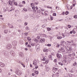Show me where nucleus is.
<instances>
[{
	"instance_id": "obj_1",
	"label": "nucleus",
	"mask_w": 77,
	"mask_h": 77,
	"mask_svg": "<svg viewBox=\"0 0 77 77\" xmlns=\"http://www.w3.org/2000/svg\"><path fill=\"white\" fill-rule=\"evenodd\" d=\"M65 49H66V51H67V53H71V51H72V49L71 47L69 48V49L66 47H65Z\"/></svg>"
},
{
	"instance_id": "obj_2",
	"label": "nucleus",
	"mask_w": 77,
	"mask_h": 77,
	"mask_svg": "<svg viewBox=\"0 0 77 77\" xmlns=\"http://www.w3.org/2000/svg\"><path fill=\"white\" fill-rule=\"evenodd\" d=\"M16 73L19 75H21L22 74V72H21L20 70H18L16 71Z\"/></svg>"
},
{
	"instance_id": "obj_3",
	"label": "nucleus",
	"mask_w": 77,
	"mask_h": 77,
	"mask_svg": "<svg viewBox=\"0 0 77 77\" xmlns=\"http://www.w3.org/2000/svg\"><path fill=\"white\" fill-rule=\"evenodd\" d=\"M39 47H40V45H38L36 46V48L37 49L36 51H38L40 50V48Z\"/></svg>"
},
{
	"instance_id": "obj_4",
	"label": "nucleus",
	"mask_w": 77,
	"mask_h": 77,
	"mask_svg": "<svg viewBox=\"0 0 77 77\" xmlns=\"http://www.w3.org/2000/svg\"><path fill=\"white\" fill-rule=\"evenodd\" d=\"M12 48V45L10 44H8L7 46V49H10Z\"/></svg>"
},
{
	"instance_id": "obj_5",
	"label": "nucleus",
	"mask_w": 77,
	"mask_h": 77,
	"mask_svg": "<svg viewBox=\"0 0 77 77\" xmlns=\"http://www.w3.org/2000/svg\"><path fill=\"white\" fill-rule=\"evenodd\" d=\"M57 70H58V68L55 67L53 68V71L54 73H55V71H57Z\"/></svg>"
},
{
	"instance_id": "obj_6",
	"label": "nucleus",
	"mask_w": 77,
	"mask_h": 77,
	"mask_svg": "<svg viewBox=\"0 0 77 77\" xmlns=\"http://www.w3.org/2000/svg\"><path fill=\"white\" fill-rule=\"evenodd\" d=\"M12 44L14 46H16L17 44V42L16 41H14L12 42Z\"/></svg>"
},
{
	"instance_id": "obj_7",
	"label": "nucleus",
	"mask_w": 77,
	"mask_h": 77,
	"mask_svg": "<svg viewBox=\"0 0 77 77\" xmlns=\"http://www.w3.org/2000/svg\"><path fill=\"white\" fill-rule=\"evenodd\" d=\"M57 57L58 58H60L61 57H62V55L59 54H57Z\"/></svg>"
},
{
	"instance_id": "obj_8",
	"label": "nucleus",
	"mask_w": 77,
	"mask_h": 77,
	"mask_svg": "<svg viewBox=\"0 0 77 77\" xmlns=\"http://www.w3.org/2000/svg\"><path fill=\"white\" fill-rule=\"evenodd\" d=\"M60 50L62 52H65V50L63 48H61L60 49Z\"/></svg>"
},
{
	"instance_id": "obj_9",
	"label": "nucleus",
	"mask_w": 77,
	"mask_h": 77,
	"mask_svg": "<svg viewBox=\"0 0 77 77\" xmlns=\"http://www.w3.org/2000/svg\"><path fill=\"white\" fill-rule=\"evenodd\" d=\"M0 66L1 67H4L5 66V64L1 62L0 63Z\"/></svg>"
},
{
	"instance_id": "obj_10",
	"label": "nucleus",
	"mask_w": 77,
	"mask_h": 77,
	"mask_svg": "<svg viewBox=\"0 0 77 77\" xmlns=\"http://www.w3.org/2000/svg\"><path fill=\"white\" fill-rule=\"evenodd\" d=\"M48 62H49L48 60H45V62H43V63L44 65H45V64H47V63H48Z\"/></svg>"
},
{
	"instance_id": "obj_11",
	"label": "nucleus",
	"mask_w": 77,
	"mask_h": 77,
	"mask_svg": "<svg viewBox=\"0 0 77 77\" xmlns=\"http://www.w3.org/2000/svg\"><path fill=\"white\" fill-rule=\"evenodd\" d=\"M45 38H42L41 39L40 42L42 43L45 42Z\"/></svg>"
},
{
	"instance_id": "obj_12",
	"label": "nucleus",
	"mask_w": 77,
	"mask_h": 77,
	"mask_svg": "<svg viewBox=\"0 0 77 77\" xmlns=\"http://www.w3.org/2000/svg\"><path fill=\"white\" fill-rule=\"evenodd\" d=\"M8 26H9L10 28H11V29H12L13 28H14V26H12L11 25L9 24H8Z\"/></svg>"
},
{
	"instance_id": "obj_13",
	"label": "nucleus",
	"mask_w": 77,
	"mask_h": 77,
	"mask_svg": "<svg viewBox=\"0 0 77 77\" xmlns=\"http://www.w3.org/2000/svg\"><path fill=\"white\" fill-rule=\"evenodd\" d=\"M62 38V37L60 36H58L57 37V39H61Z\"/></svg>"
},
{
	"instance_id": "obj_14",
	"label": "nucleus",
	"mask_w": 77,
	"mask_h": 77,
	"mask_svg": "<svg viewBox=\"0 0 77 77\" xmlns=\"http://www.w3.org/2000/svg\"><path fill=\"white\" fill-rule=\"evenodd\" d=\"M43 51L44 52H45V51L48 52V49H47L46 48L44 49L43 50Z\"/></svg>"
},
{
	"instance_id": "obj_15",
	"label": "nucleus",
	"mask_w": 77,
	"mask_h": 77,
	"mask_svg": "<svg viewBox=\"0 0 77 77\" xmlns=\"http://www.w3.org/2000/svg\"><path fill=\"white\" fill-rule=\"evenodd\" d=\"M9 5H12V2L10 1L9 2Z\"/></svg>"
},
{
	"instance_id": "obj_16",
	"label": "nucleus",
	"mask_w": 77,
	"mask_h": 77,
	"mask_svg": "<svg viewBox=\"0 0 77 77\" xmlns=\"http://www.w3.org/2000/svg\"><path fill=\"white\" fill-rule=\"evenodd\" d=\"M58 64H59V65H60L61 66H63V64H62V63L61 62H59L58 63Z\"/></svg>"
},
{
	"instance_id": "obj_17",
	"label": "nucleus",
	"mask_w": 77,
	"mask_h": 77,
	"mask_svg": "<svg viewBox=\"0 0 77 77\" xmlns=\"http://www.w3.org/2000/svg\"><path fill=\"white\" fill-rule=\"evenodd\" d=\"M37 12L38 13H40V12H41V10H38L37 11Z\"/></svg>"
},
{
	"instance_id": "obj_18",
	"label": "nucleus",
	"mask_w": 77,
	"mask_h": 77,
	"mask_svg": "<svg viewBox=\"0 0 77 77\" xmlns=\"http://www.w3.org/2000/svg\"><path fill=\"white\" fill-rule=\"evenodd\" d=\"M8 32V30H5L4 31V33H7Z\"/></svg>"
},
{
	"instance_id": "obj_19",
	"label": "nucleus",
	"mask_w": 77,
	"mask_h": 77,
	"mask_svg": "<svg viewBox=\"0 0 77 77\" xmlns=\"http://www.w3.org/2000/svg\"><path fill=\"white\" fill-rule=\"evenodd\" d=\"M27 39L28 41H31V38H30V37H28L27 38Z\"/></svg>"
},
{
	"instance_id": "obj_20",
	"label": "nucleus",
	"mask_w": 77,
	"mask_h": 77,
	"mask_svg": "<svg viewBox=\"0 0 77 77\" xmlns=\"http://www.w3.org/2000/svg\"><path fill=\"white\" fill-rule=\"evenodd\" d=\"M34 41L35 42L37 43V42H38V41H38V40L36 39L34 40Z\"/></svg>"
},
{
	"instance_id": "obj_21",
	"label": "nucleus",
	"mask_w": 77,
	"mask_h": 77,
	"mask_svg": "<svg viewBox=\"0 0 77 77\" xmlns=\"http://www.w3.org/2000/svg\"><path fill=\"white\" fill-rule=\"evenodd\" d=\"M12 55L13 56H15V54L14 53H12Z\"/></svg>"
},
{
	"instance_id": "obj_22",
	"label": "nucleus",
	"mask_w": 77,
	"mask_h": 77,
	"mask_svg": "<svg viewBox=\"0 0 77 77\" xmlns=\"http://www.w3.org/2000/svg\"><path fill=\"white\" fill-rule=\"evenodd\" d=\"M77 65V63L76 62H75L73 64V66H75Z\"/></svg>"
},
{
	"instance_id": "obj_23",
	"label": "nucleus",
	"mask_w": 77,
	"mask_h": 77,
	"mask_svg": "<svg viewBox=\"0 0 77 77\" xmlns=\"http://www.w3.org/2000/svg\"><path fill=\"white\" fill-rule=\"evenodd\" d=\"M56 75L57 76H59V72H57L56 73Z\"/></svg>"
},
{
	"instance_id": "obj_24",
	"label": "nucleus",
	"mask_w": 77,
	"mask_h": 77,
	"mask_svg": "<svg viewBox=\"0 0 77 77\" xmlns=\"http://www.w3.org/2000/svg\"><path fill=\"white\" fill-rule=\"evenodd\" d=\"M19 6H20V8H21L22 7H23V5L21 4H19Z\"/></svg>"
},
{
	"instance_id": "obj_25",
	"label": "nucleus",
	"mask_w": 77,
	"mask_h": 77,
	"mask_svg": "<svg viewBox=\"0 0 77 77\" xmlns=\"http://www.w3.org/2000/svg\"><path fill=\"white\" fill-rule=\"evenodd\" d=\"M53 16H56V13H54L53 14Z\"/></svg>"
},
{
	"instance_id": "obj_26",
	"label": "nucleus",
	"mask_w": 77,
	"mask_h": 77,
	"mask_svg": "<svg viewBox=\"0 0 77 77\" xmlns=\"http://www.w3.org/2000/svg\"><path fill=\"white\" fill-rule=\"evenodd\" d=\"M45 57H43V59H42V61H45Z\"/></svg>"
},
{
	"instance_id": "obj_27",
	"label": "nucleus",
	"mask_w": 77,
	"mask_h": 77,
	"mask_svg": "<svg viewBox=\"0 0 77 77\" xmlns=\"http://www.w3.org/2000/svg\"><path fill=\"white\" fill-rule=\"evenodd\" d=\"M72 32H73V33L74 34L75 33V31L74 29L72 30Z\"/></svg>"
},
{
	"instance_id": "obj_28",
	"label": "nucleus",
	"mask_w": 77,
	"mask_h": 77,
	"mask_svg": "<svg viewBox=\"0 0 77 77\" xmlns=\"http://www.w3.org/2000/svg\"><path fill=\"white\" fill-rule=\"evenodd\" d=\"M23 11H25L26 12L27 11V10L26 8H24L23 9Z\"/></svg>"
},
{
	"instance_id": "obj_29",
	"label": "nucleus",
	"mask_w": 77,
	"mask_h": 77,
	"mask_svg": "<svg viewBox=\"0 0 77 77\" xmlns=\"http://www.w3.org/2000/svg\"><path fill=\"white\" fill-rule=\"evenodd\" d=\"M47 30H51V28H47Z\"/></svg>"
},
{
	"instance_id": "obj_30",
	"label": "nucleus",
	"mask_w": 77,
	"mask_h": 77,
	"mask_svg": "<svg viewBox=\"0 0 77 77\" xmlns=\"http://www.w3.org/2000/svg\"><path fill=\"white\" fill-rule=\"evenodd\" d=\"M27 24H28V23H27V22H25L24 23L25 26H27Z\"/></svg>"
},
{
	"instance_id": "obj_31",
	"label": "nucleus",
	"mask_w": 77,
	"mask_h": 77,
	"mask_svg": "<svg viewBox=\"0 0 77 77\" xmlns=\"http://www.w3.org/2000/svg\"><path fill=\"white\" fill-rule=\"evenodd\" d=\"M74 18H77V15H75L74 16Z\"/></svg>"
},
{
	"instance_id": "obj_32",
	"label": "nucleus",
	"mask_w": 77,
	"mask_h": 77,
	"mask_svg": "<svg viewBox=\"0 0 77 77\" xmlns=\"http://www.w3.org/2000/svg\"><path fill=\"white\" fill-rule=\"evenodd\" d=\"M59 7H56V8L57 9V10H59Z\"/></svg>"
},
{
	"instance_id": "obj_33",
	"label": "nucleus",
	"mask_w": 77,
	"mask_h": 77,
	"mask_svg": "<svg viewBox=\"0 0 77 77\" xmlns=\"http://www.w3.org/2000/svg\"><path fill=\"white\" fill-rule=\"evenodd\" d=\"M69 13L68 12V11L66 12L65 13V15H68V14Z\"/></svg>"
},
{
	"instance_id": "obj_34",
	"label": "nucleus",
	"mask_w": 77,
	"mask_h": 77,
	"mask_svg": "<svg viewBox=\"0 0 77 77\" xmlns=\"http://www.w3.org/2000/svg\"><path fill=\"white\" fill-rule=\"evenodd\" d=\"M22 3L23 4H26V2L25 1H23L22 2Z\"/></svg>"
},
{
	"instance_id": "obj_35",
	"label": "nucleus",
	"mask_w": 77,
	"mask_h": 77,
	"mask_svg": "<svg viewBox=\"0 0 77 77\" xmlns=\"http://www.w3.org/2000/svg\"><path fill=\"white\" fill-rule=\"evenodd\" d=\"M72 55L73 56H75V53L74 52L73 53Z\"/></svg>"
},
{
	"instance_id": "obj_36",
	"label": "nucleus",
	"mask_w": 77,
	"mask_h": 77,
	"mask_svg": "<svg viewBox=\"0 0 77 77\" xmlns=\"http://www.w3.org/2000/svg\"><path fill=\"white\" fill-rule=\"evenodd\" d=\"M17 2H14V5H17Z\"/></svg>"
},
{
	"instance_id": "obj_37",
	"label": "nucleus",
	"mask_w": 77,
	"mask_h": 77,
	"mask_svg": "<svg viewBox=\"0 0 77 77\" xmlns=\"http://www.w3.org/2000/svg\"><path fill=\"white\" fill-rule=\"evenodd\" d=\"M32 9H36V7H35V6H33L32 7Z\"/></svg>"
},
{
	"instance_id": "obj_38",
	"label": "nucleus",
	"mask_w": 77,
	"mask_h": 77,
	"mask_svg": "<svg viewBox=\"0 0 77 77\" xmlns=\"http://www.w3.org/2000/svg\"><path fill=\"white\" fill-rule=\"evenodd\" d=\"M28 47L30 48L31 47V45H27Z\"/></svg>"
},
{
	"instance_id": "obj_39",
	"label": "nucleus",
	"mask_w": 77,
	"mask_h": 77,
	"mask_svg": "<svg viewBox=\"0 0 77 77\" xmlns=\"http://www.w3.org/2000/svg\"><path fill=\"white\" fill-rule=\"evenodd\" d=\"M47 45L48 47H50V46H51V45L50 44H47Z\"/></svg>"
},
{
	"instance_id": "obj_40",
	"label": "nucleus",
	"mask_w": 77,
	"mask_h": 77,
	"mask_svg": "<svg viewBox=\"0 0 77 77\" xmlns=\"http://www.w3.org/2000/svg\"><path fill=\"white\" fill-rule=\"evenodd\" d=\"M11 8L12 10H14V9H15V8L13 7H11Z\"/></svg>"
},
{
	"instance_id": "obj_41",
	"label": "nucleus",
	"mask_w": 77,
	"mask_h": 77,
	"mask_svg": "<svg viewBox=\"0 0 77 77\" xmlns=\"http://www.w3.org/2000/svg\"><path fill=\"white\" fill-rule=\"evenodd\" d=\"M54 62H55V63H56V62H57V60L55 59L54 60Z\"/></svg>"
},
{
	"instance_id": "obj_42",
	"label": "nucleus",
	"mask_w": 77,
	"mask_h": 77,
	"mask_svg": "<svg viewBox=\"0 0 77 77\" xmlns=\"http://www.w3.org/2000/svg\"><path fill=\"white\" fill-rule=\"evenodd\" d=\"M35 73L36 74H38V71H36L35 72Z\"/></svg>"
},
{
	"instance_id": "obj_43",
	"label": "nucleus",
	"mask_w": 77,
	"mask_h": 77,
	"mask_svg": "<svg viewBox=\"0 0 77 77\" xmlns=\"http://www.w3.org/2000/svg\"><path fill=\"white\" fill-rule=\"evenodd\" d=\"M68 27L69 28H71V25H68Z\"/></svg>"
},
{
	"instance_id": "obj_44",
	"label": "nucleus",
	"mask_w": 77,
	"mask_h": 77,
	"mask_svg": "<svg viewBox=\"0 0 77 77\" xmlns=\"http://www.w3.org/2000/svg\"><path fill=\"white\" fill-rule=\"evenodd\" d=\"M46 12H48V11H45V12H44L45 14L46 15H47V14H46Z\"/></svg>"
},
{
	"instance_id": "obj_45",
	"label": "nucleus",
	"mask_w": 77,
	"mask_h": 77,
	"mask_svg": "<svg viewBox=\"0 0 77 77\" xmlns=\"http://www.w3.org/2000/svg\"><path fill=\"white\" fill-rule=\"evenodd\" d=\"M67 42H68V43H69V44H71V42L69 41H67Z\"/></svg>"
},
{
	"instance_id": "obj_46",
	"label": "nucleus",
	"mask_w": 77,
	"mask_h": 77,
	"mask_svg": "<svg viewBox=\"0 0 77 77\" xmlns=\"http://www.w3.org/2000/svg\"><path fill=\"white\" fill-rule=\"evenodd\" d=\"M63 62L64 63H66V62H67V61H66V60H64L63 61Z\"/></svg>"
},
{
	"instance_id": "obj_47",
	"label": "nucleus",
	"mask_w": 77,
	"mask_h": 77,
	"mask_svg": "<svg viewBox=\"0 0 77 77\" xmlns=\"http://www.w3.org/2000/svg\"><path fill=\"white\" fill-rule=\"evenodd\" d=\"M38 68V66H36L35 67V69H37Z\"/></svg>"
},
{
	"instance_id": "obj_48",
	"label": "nucleus",
	"mask_w": 77,
	"mask_h": 77,
	"mask_svg": "<svg viewBox=\"0 0 77 77\" xmlns=\"http://www.w3.org/2000/svg\"><path fill=\"white\" fill-rule=\"evenodd\" d=\"M51 57H52V56L51 55L49 56V58H51Z\"/></svg>"
},
{
	"instance_id": "obj_49",
	"label": "nucleus",
	"mask_w": 77,
	"mask_h": 77,
	"mask_svg": "<svg viewBox=\"0 0 77 77\" xmlns=\"http://www.w3.org/2000/svg\"><path fill=\"white\" fill-rule=\"evenodd\" d=\"M41 11H42V12H44V8L42 9Z\"/></svg>"
},
{
	"instance_id": "obj_50",
	"label": "nucleus",
	"mask_w": 77,
	"mask_h": 77,
	"mask_svg": "<svg viewBox=\"0 0 77 77\" xmlns=\"http://www.w3.org/2000/svg\"><path fill=\"white\" fill-rule=\"evenodd\" d=\"M22 65H23V67H24V68H25V66H25V65L23 64H22Z\"/></svg>"
},
{
	"instance_id": "obj_51",
	"label": "nucleus",
	"mask_w": 77,
	"mask_h": 77,
	"mask_svg": "<svg viewBox=\"0 0 77 77\" xmlns=\"http://www.w3.org/2000/svg\"><path fill=\"white\" fill-rule=\"evenodd\" d=\"M37 39H40V37H39V36H38Z\"/></svg>"
},
{
	"instance_id": "obj_52",
	"label": "nucleus",
	"mask_w": 77,
	"mask_h": 77,
	"mask_svg": "<svg viewBox=\"0 0 77 77\" xmlns=\"http://www.w3.org/2000/svg\"><path fill=\"white\" fill-rule=\"evenodd\" d=\"M53 17H50V19L51 20H53Z\"/></svg>"
},
{
	"instance_id": "obj_53",
	"label": "nucleus",
	"mask_w": 77,
	"mask_h": 77,
	"mask_svg": "<svg viewBox=\"0 0 77 77\" xmlns=\"http://www.w3.org/2000/svg\"><path fill=\"white\" fill-rule=\"evenodd\" d=\"M26 30H29V28H28V27H26Z\"/></svg>"
},
{
	"instance_id": "obj_54",
	"label": "nucleus",
	"mask_w": 77,
	"mask_h": 77,
	"mask_svg": "<svg viewBox=\"0 0 77 77\" xmlns=\"http://www.w3.org/2000/svg\"><path fill=\"white\" fill-rule=\"evenodd\" d=\"M47 8H49V9H51V7H50L49 6H47Z\"/></svg>"
},
{
	"instance_id": "obj_55",
	"label": "nucleus",
	"mask_w": 77,
	"mask_h": 77,
	"mask_svg": "<svg viewBox=\"0 0 77 77\" xmlns=\"http://www.w3.org/2000/svg\"><path fill=\"white\" fill-rule=\"evenodd\" d=\"M59 46H60L59 44H57V47H59Z\"/></svg>"
},
{
	"instance_id": "obj_56",
	"label": "nucleus",
	"mask_w": 77,
	"mask_h": 77,
	"mask_svg": "<svg viewBox=\"0 0 77 77\" xmlns=\"http://www.w3.org/2000/svg\"><path fill=\"white\" fill-rule=\"evenodd\" d=\"M31 6H33L34 5L33 4V3H31Z\"/></svg>"
},
{
	"instance_id": "obj_57",
	"label": "nucleus",
	"mask_w": 77,
	"mask_h": 77,
	"mask_svg": "<svg viewBox=\"0 0 77 77\" xmlns=\"http://www.w3.org/2000/svg\"><path fill=\"white\" fill-rule=\"evenodd\" d=\"M25 50L27 51V50H28V49H27V48H25Z\"/></svg>"
},
{
	"instance_id": "obj_58",
	"label": "nucleus",
	"mask_w": 77,
	"mask_h": 77,
	"mask_svg": "<svg viewBox=\"0 0 77 77\" xmlns=\"http://www.w3.org/2000/svg\"><path fill=\"white\" fill-rule=\"evenodd\" d=\"M12 3H14L15 2V0H12Z\"/></svg>"
},
{
	"instance_id": "obj_59",
	"label": "nucleus",
	"mask_w": 77,
	"mask_h": 77,
	"mask_svg": "<svg viewBox=\"0 0 77 77\" xmlns=\"http://www.w3.org/2000/svg\"><path fill=\"white\" fill-rule=\"evenodd\" d=\"M62 15H65V12H63L62 13Z\"/></svg>"
},
{
	"instance_id": "obj_60",
	"label": "nucleus",
	"mask_w": 77,
	"mask_h": 77,
	"mask_svg": "<svg viewBox=\"0 0 77 77\" xmlns=\"http://www.w3.org/2000/svg\"><path fill=\"white\" fill-rule=\"evenodd\" d=\"M36 10H38V7L36 6Z\"/></svg>"
},
{
	"instance_id": "obj_61",
	"label": "nucleus",
	"mask_w": 77,
	"mask_h": 77,
	"mask_svg": "<svg viewBox=\"0 0 77 77\" xmlns=\"http://www.w3.org/2000/svg\"><path fill=\"white\" fill-rule=\"evenodd\" d=\"M33 65H36V63H35V62H34L33 63Z\"/></svg>"
},
{
	"instance_id": "obj_62",
	"label": "nucleus",
	"mask_w": 77,
	"mask_h": 77,
	"mask_svg": "<svg viewBox=\"0 0 77 77\" xmlns=\"http://www.w3.org/2000/svg\"><path fill=\"white\" fill-rule=\"evenodd\" d=\"M25 35H28V34L27 33H26V32L25 33Z\"/></svg>"
},
{
	"instance_id": "obj_63",
	"label": "nucleus",
	"mask_w": 77,
	"mask_h": 77,
	"mask_svg": "<svg viewBox=\"0 0 77 77\" xmlns=\"http://www.w3.org/2000/svg\"><path fill=\"white\" fill-rule=\"evenodd\" d=\"M2 72V69L0 68V72Z\"/></svg>"
},
{
	"instance_id": "obj_64",
	"label": "nucleus",
	"mask_w": 77,
	"mask_h": 77,
	"mask_svg": "<svg viewBox=\"0 0 77 77\" xmlns=\"http://www.w3.org/2000/svg\"><path fill=\"white\" fill-rule=\"evenodd\" d=\"M42 27H43V28H44V27H45V26H44V25H42Z\"/></svg>"
}]
</instances>
